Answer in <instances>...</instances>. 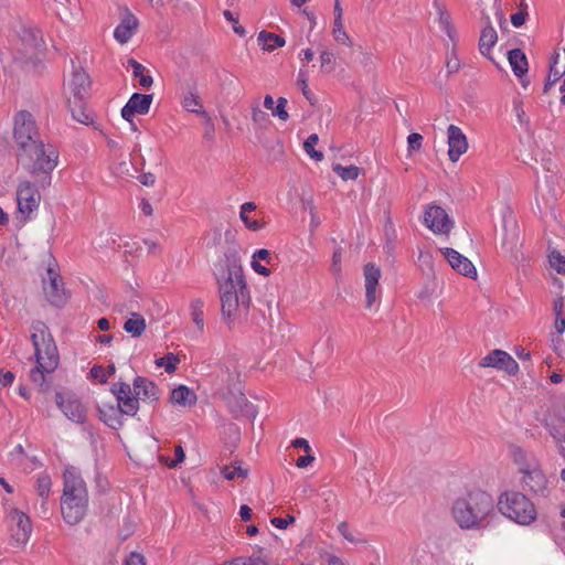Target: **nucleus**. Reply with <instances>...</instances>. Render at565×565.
Masks as SVG:
<instances>
[{"label":"nucleus","instance_id":"nucleus-27","mask_svg":"<svg viewBox=\"0 0 565 565\" xmlns=\"http://www.w3.org/2000/svg\"><path fill=\"white\" fill-rule=\"evenodd\" d=\"M68 109L74 120L86 126L94 122L93 113L88 111L85 106V99L75 102V99H67Z\"/></svg>","mask_w":565,"mask_h":565},{"label":"nucleus","instance_id":"nucleus-40","mask_svg":"<svg viewBox=\"0 0 565 565\" xmlns=\"http://www.w3.org/2000/svg\"><path fill=\"white\" fill-rule=\"evenodd\" d=\"M363 271L365 286H379V280L382 275L381 268L379 266L373 263H367L364 266Z\"/></svg>","mask_w":565,"mask_h":565},{"label":"nucleus","instance_id":"nucleus-19","mask_svg":"<svg viewBox=\"0 0 565 565\" xmlns=\"http://www.w3.org/2000/svg\"><path fill=\"white\" fill-rule=\"evenodd\" d=\"M67 87L72 94L71 99L78 100L85 99L90 87V79L88 74L83 68H75L72 72Z\"/></svg>","mask_w":565,"mask_h":565},{"label":"nucleus","instance_id":"nucleus-54","mask_svg":"<svg viewBox=\"0 0 565 565\" xmlns=\"http://www.w3.org/2000/svg\"><path fill=\"white\" fill-rule=\"evenodd\" d=\"M380 294L381 290L379 289V286H365L366 308H371L373 306V303L377 300Z\"/></svg>","mask_w":565,"mask_h":565},{"label":"nucleus","instance_id":"nucleus-33","mask_svg":"<svg viewBox=\"0 0 565 565\" xmlns=\"http://www.w3.org/2000/svg\"><path fill=\"white\" fill-rule=\"evenodd\" d=\"M181 103L183 108L190 113H194L201 116L207 115L202 106L201 98L198 94L188 92L186 94H184Z\"/></svg>","mask_w":565,"mask_h":565},{"label":"nucleus","instance_id":"nucleus-42","mask_svg":"<svg viewBox=\"0 0 565 565\" xmlns=\"http://www.w3.org/2000/svg\"><path fill=\"white\" fill-rule=\"evenodd\" d=\"M319 137L317 134H311L306 141L303 142L305 151L308 153V156L316 160L321 161L323 159V153L319 150L315 149V146L318 143Z\"/></svg>","mask_w":565,"mask_h":565},{"label":"nucleus","instance_id":"nucleus-55","mask_svg":"<svg viewBox=\"0 0 565 565\" xmlns=\"http://www.w3.org/2000/svg\"><path fill=\"white\" fill-rule=\"evenodd\" d=\"M89 376L99 380L102 384L107 383L106 370L102 365H94L89 371Z\"/></svg>","mask_w":565,"mask_h":565},{"label":"nucleus","instance_id":"nucleus-21","mask_svg":"<svg viewBox=\"0 0 565 565\" xmlns=\"http://www.w3.org/2000/svg\"><path fill=\"white\" fill-rule=\"evenodd\" d=\"M134 393L138 401L154 403L160 398V391L154 382L143 376H136L132 382Z\"/></svg>","mask_w":565,"mask_h":565},{"label":"nucleus","instance_id":"nucleus-31","mask_svg":"<svg viewBox=\"0 0 565 565\" xmlns=\"http://www.w3.org/2000/svg\"><path fill=\"white\" fill-rule=\"evenodd\" d=\"M257 41L262 49L268 52H273L275 49L281 47L286 43L282 36L265 30L258 33Z\"/></svg>","mask_w":565,"mask_h":565},{"label":"nucleus","instance_id":"nucleus-59","mask_svg":"<svg viewBox=\"0 0 565 565\" xmlns=\"http://www.w3.org/2000/svg\"><path fill=\"white\" fill-rule=\"evenodd\" d=\"M338 531L339 533L349 542L351 543H358L360 542L359 540H356L353 534L351 533L350 529H349V524L343 521L341 522L339 525H338Z\"/></svg>","mask_w":565,"mask_h":565},{"label":"nucleus","instance_id":"nucleus-11","mask_svg":"<svg viewBox=\"0 0 565 565\" xmlns=\"http://www.w3.org/2000/svg\"><path fill=\"white\" fill-rule=\"evenodd\" d=\"M481 367H494L507 372L509 375H515L519 372V364L505 351L495 349L489 352L479 362Z\"/></svg>","mask_w":565,"mask_h":565},{"label":"nucleus","instance_id":"nucleus-13","mask_svg":"<svg viewBox=\"0 0 565 565\" xmlns=\"http://www.w3.org/2000/svg\"><path fill=\"white\" fill-rule=\"evenodd\" d=\"M64 487L62 497H88L86 483L79 470L75 467H66L63 473Z\"/></svg>","mask_w":565,"mask_h":565},{"label":"nucleus","instance_id":"nucleus-36","mask_svg":"<svg viewBox=\"0 0 565 565\" xmlns=\"http://www.w3.org/2000/svg\"><path fill=\"white\" fill-rule=\"evenodd\" d=\"M223 439L228 449H235L241 440V428L235 424L227 425L223 431Z\"/></svg>","mask_w":565,"mask_h":565},{"label":"nucleus","instance_id":"nucleus-49","mask_svg":"<svg viewBox=\"0 0 565 565\" xmlns=\"http://www.w3.org/2000/svg\"><path fill=\"white\" fill-rule=\"evenodd\" d=\"M41 40V32L39 30L25 29L23 31V41L29 42L34 49H38Z\"/></svg>","mask_w":565,"mask_h":565},{"label":"nucleus","instance_id":"nucleus-48","mask_svg":"<svg viewBox=\"0 0 565 565\" xmlns=\"http://www.w3.org/2000/svg\"><path fill=\"white\" fill-rule=\"evenodd\" d=\"M46 371L41 367L40 364L36 363V365L30 371V380L38 384L39 386L43 387L45 383V374Z\"/></svg>","mask_w":565,"mask_h":565},{"label":"nucleus","instance_id":"nucleus-3","mask_svg":"<svg viewBox=\"0 0 565 565\" xmlns=\"http://www.w3.org/2000/svg\"><path fill=\"white\" fill-rule=\"evenodd\" d=\"M131 386L125 382L113 383L110 392L115 395L117 404H103L98 406L99 418L110 428L119 429L124 426V415L135 416L139 411V401Z\"/></svg>","mask_w":565,"mask_h":565},{"label":"nucleus","instance_id":"nucleus-51","mask_svg":"<svg viewBox=\"0 0 565 565\" xmlns=\"http://www.w3.org/2000/svg\"><path fill=\"white\" fill-rule=\"evenodd\" d=\"M252 119L259 126H266L268 124V115L262 110L258 105L252 107Z\"/></svg>","mask_w":565,"mask_h":565},{"label":"nucleus","instance_id":"nucleus-1","mask_svg":"<svg viewBox=\"0 0 565 565\" xmlns=\"http://www.w3.org/2000/svg\"><path fill=\"white\" fill-rule=\"evenodd\" d=\"M215 278L220 291L222 316L227 322H231L242 308L248 309L250 303L241 259L235 252L225 255L224 265L218 273H215Z\"/></svg>","mask_w":565,"mask_h":565},{"label":"nucleus","instance_id":"nucleus-8","mask_svg":"<svg viewBox=\"0 0 565 565\" xmlns=\"http://www.w3.org/2000/svg\"><path fill=\"white\" fill-rule=\"evenodd\" d=\"M41 194L34 183L22 181L17 188L18 212L23 217V222L31 218L40 205Z\"/></svg>","mask_w":565,"mask_h":565},{"label":"nucleus","instance_id":"nucleus-12","mask_svg":"<svg viewBox=\"0 0 565 565\" xmlns=\"http://www.w3.org/2000/svg\"><path fill=\"white\" fill-rule=\"evenodd\" d=\"M424 223L434 233L439 234H448L452 227V221L446 211L435 204H430L426 207Z\"/></svg>","mask_w":565,"mask_h":565},{"label":"nucleus","instance_id":"nucleus-20","mask_svg":"<svg viewBox=\"0 0 565 565\" xmlns=\"http://www.w3.org/2000/svg\"><path fill=\"white\" fill-rule=\"evenodd\" d=\"M445 258L449 263V265L459 274L475 278L477 276V269L473 264L460 253H458L454 248H444L441 249Z\"/></svg>","mask_w":565,"mask_h":565},{"label":"nucleus","instance_id":"nucleus-43","mask_svg":"<svg viewBox=\"0 0 565 565\" xmlns=\"http://www.w3.org/2000/svg\"><path fill=\"white\" fill-rule=\"evenodd\" d=\"M320 63L321 72L326 74L332 73L337 66L334 54L327 50L320 53Z\"/></svg>","mask_w":565,"mask_h":565},{"label":"nucleus","instance_id":"nucleus-14","mask_svg":"<svg viewBox=\"0 0 565 565\" xmlns=\"http://www.w3.org/2000/svg\"><path fill=\"white\" fill-rule=\"evenodd\" d=\"M153 99L152 94L134 93L127 104L121 109V117L132 122L136 114L146 115L149 113Z\"/></svg>","mask_w":565,"mask_h":565},{"label":"nucleus","instance_id":"nucleus-64","mask_svg":"<svg viewBox=\"0 0 565 565\" xmlns=\"http://www.w3.org/2000/svg\"><path fill=\"white\" fill-rule=\"evenodd\" d=\"M138 180L145 186H152L156 182V177L151 172H146L139 175Z\"/></svg>","mask_w":565,"mask_h":565},{"label":"nucleus","instance_id":"nucleus-18","mask_svg":"<svg viewBox=\"0 0 565 565\" xmlns=\"http://www.w3.org/2000/svg\"><path fill=\"white\" fill-rule=\"evenodd\" d=\"M55 403L68 419L75 423H83L85 420V408L79 401L66 398L63 393L57 392L55 394Z\"/></svg>","mask_w":565,"mask_h":565},{"label":"nucleus","instance_id":"nucleus-9","mask_svg":"<svg viewBox=\"0 0 565 565\" xmlns=\"http://www.w3.org/2000/svg\"><path fill=\"white\" fill-rule=\"evenodd\" d=\"M88 497H61V512L70 525L78 524L86 515Z\"/></svg>","mask_w":565,"mask_h":565},{"label":"nucleus","instance_id":"nucleus-37","mask_svg":"<svg viewBox=\"0 0 565 565\" xmlns=\"http://www.w3.org/2000/svg\"><path fill=\"white\" fill-rule=\"evenodd\" d=\"M204 302L201 299H194L190 303L192 321L202 332L204 330Z\"/></svg>","mask_w":565,"mask_h":565},{"label":"nucleus","instance_id":"nucleus-30","mask_svg":"<svg viewBox=\"0 0 565 565\" xmlns=\"http://www.w3.org/2000/svg\"><path fill=\"white\" fill-rule=\"evenodd\" d=\"M227 403L231 407L232 413L237 417L241 414H249V403L245 395L238 391L237 393L232 392L228 388Z\"/></svg>","mask_w":565,"mask_h":565},{"label":"nucleus","instance_id":"nucleus-24","mask_svg":"<svg viewBox=\"0 0 565 565\" xmlns=\"http://www.w3.org/2000/svg\"><path fill=\"white\" fill-rule=\"evenodd\" d=\"M512 454L513 460L518 465L519 471L522 475H525L541 466L533 454L522 449L521 447H515Z\"/></svg>","mask_w":565,"mask_h":565},{"label":"nucleus","instance_id":"nucleus-32","mask_svg":"<svg viewBox=\"0 0 565 565\" xmlns=\"http://www.w3.org/2000/svg\"><path fill=\"white\" fill-rule=\"evenodd\" d=\"M124 330L127 333L131 334V337H134V338L140 337L146 330L145 318L141 315L134 312L131 315V318H129L124 323Z\"/></svg>","mask_w":565,"mask_h":565},{"label":"nucleus","instance_id":"nucleus-47","mask_svg":"<svg viewBox=\"0 0 565 565\" xmlns=\"http://www.w3.org/2000/svg\"><path fill=\"white\" fill-rule=\"evenodd\" d=\"M298 86L301 88L302 95L307 98L310 105L315 106L317 104V98L308 88L307 78L302 73H299V78L297 81Z\"/></svg>","mask_w":565,"mask_h":565},{"label":"nucleus","instance_id":"nucleus-38","mask_svg":"<svg viewBox=\"0 0 565 565\" xmlns=\"http://www.w3.org/2000/svg\"><path fill=\"white\" fill-rule=\"evenodd\" d=\"M221 472L227 480H234L235 478H246L248 476V469L242 467V461H235L231 466L222 467Z\"/></svg>","mask_w":565,"mask_h":565},{"label":"nucleus","instance_id":"nucleus-10","mask_svg":"<svg viewBox=\"0 0 565 565\" xmlns=\"http://www.w3.org/2000/svg\"><path fill=\"white\" fill-rule=\"evenodd\" d=\"M43 289L51 305L62 307L67 300L64 284L60 274L51 266L46 270V278L43 279Z\"/></svg>","mask_w":565,"mask_h":565},{"label":"nucleus","instance_id":"nucleus-41","mask_svg":"<svg viewBox=\"0 0 565 565\" xmlns=\"http://www.w3.org/2000/svg\"><path fill=\"white\" fill-rule=\"evenodd\" d=\"M332 170L344 181L355 180L360 173V168L355 166L343 167L340 163L333 164Z\"/></svg>","mask_w":565,"mask_h":565},{"label":"nucleus","instance_id":"nucleus-58","mask_svg":"<svg viewBox=\"0 0 565 565\" xmlns=\"http://www.w3.org/2000/svg\"><path fill=\"white\" fill-rule=\"evenodd\" d=\"M185 458V454H184V450L183 448L179 445L174 448V460H171V461H166V465L169 467V468H174L177 467L179 463H181Z\"/></svg>","mask_w":565,"mask_h":565},{"label":"nucleus","instance_id":"nucleus-2","mask_svg":"<svg viewBox=\"0 0 565 565\" xmlns=\"http://www.w3.org/2000/svg\"><path fill=\"white\" fill-rule=\"evenodd\" d=\"M494 513L492 497L482 490H472L457 498L451 514L462 530H481L490 523Z\"/></svg>","mask_w":565,"mask_h":565},{"label":"nucleus","instance_id":"nucleus-15","mask_svg":"<svg viewBox=\"0 0 565 565\" xmlns=\"http://www.w3.org/2000/svg\"><path fill=\"white\" fill-rule=\"evenodd\" d=\"M523 490L533 493L534 495L547 497V479L541 469V466L534 470L525 473L521 478Z\"/></svg>","mask_w":565,"mask_h":565},{"label":"nucleus","instance_id":"nucleus-6","mask_svg":"<svg viewBox=\"0 0 565 565\" xmlns=\"http://www.w3.org/2000/svg\"><path fill=\"white\" fill-rule=\"evenodd\" d=\"M498 509L505 518L521 525H529L537 518L533 502L516 491L502 493L498 500Z\"/></svg>","mask_w":565,"mask_h":565},{"label":"nucleus","instance_id":"nucleus-23","mask_svg":"<svg viewBox=\"0 0 565 565\" xmlns=\"http://www.w3.org/2000/svg\"><path fill=\"white\" fill-rule=\"evenodd\" d=\"M137 26L138 19L126 9L125 15L114 31V38L121 44L127 43L134 35Z\"/></svg>","mask_w":565,"mask_h":565},{"label":"nucleus","instance_id":"nucleus-22","mask_svg":"<svg viewBox=\"0 0 565 565\" xmlns=\"http://www.w3.org/2000/svg\"><path fill=\"white\" fill-rule=\"evenodd\" d=\"M11 519L17 526L12 533L13 540L21 545H25L32 532L30 518L22 511L15 509L11 512Z\"/></svg>","mask_w":565,"mask_h":565},{"label":"nucleus","instance_id":"nucleus-17","mask_svg":"<svg viewBox=\"0 0 565 565\" xmlns=\"http://www.w3.org/2000/svg\"><path fill=\"white\" fill-rule=\"evenodd\" d=\"M544 427L553 438L558 454L565 459V417L548 415L544 419Z\"/></svg>","mask_w":565,"mask_h":565},{"label":"nucleus","instance_id":"nucleus-4","mask_svg":"<svg viewBox=\"0 0 565 565\" xmlns=\"http://www.w3.org/2000/svg\"><path fill=\"white\" fill-rule=\"evenodd\" d=\"M18 160L33 175L43 174L42 185L51 184V173L57 166L58 152L42 139L18 151Z\"/></svg>","mask_w":565,"mask_h":565},{"label":"nucleus","instance_id":"nucleus-44","mask_svg":"<svg viewBox=\"0 0 565 565\" xmlns=\"http://www.w3.org/2000/svg\"><path fill=\"white\" fill-rule=\"evenodd\" d=\"M178 363L179 358L173 353H168L156 360V365L159 367L163 366L168 373H173L177 370Z\"/></svg>","mask_w":565,"mask_h":565},{"label":"nucleus","instance_id":"nucleus-57","mask_svg":"<svg viewBox=\"0 0 565 565\" xmlns=\"http://www.w3.org/2000/svg\"><path fill=\"white\" fill-rule=\"evenodd\" d=\"M296 521L294 515H288L287 518H273L270 520L271 524L280 530L287 529V526Z\"/></svg>","mask_w":565,"mask_h":565},{"label":"nucleus","instance_id":"nucleus-52","mask_svg":"<svg viewBox=\"0 0 565 565\" xmlns=\"http://www.w3.org/2000/svg\"><path fill=\"white\" fill-rule=\"evenodd\" d=\"M223 15H224V18H225L227 21L232 22V24H233V31H234L237 35H239V36H242V38H243V36H245V34H246L245 29H244L242 25H239V24H238V18H237V17H234V14H233V12H232V11H230V10H225V11L223 12Z\"/></svg>","mask_w":565,"mask_h":565},{"label":"nucleus","instance_id":"nucleus-25","mask_svg":"<svg viewBox=\"0 0 565 565\" xmlns=\"http://www.w3.org/2000/svg\"><path fill=\"white\" fill-rule=\"evenodd\" d=\"M559 57V52H554L552 63L550 65V72L543 88L544 93H547L550 88L565 75V51L563 56L564 61L561 65L558 61Z\"/></svg>","mask_w":565,"mask_h":565},{"label":"nucleus","instance_id":"nucleus-29","mask_svg":"<svg viewBox=\"0 0 565 565\" xmlns=\"http://www.w3.org/2000/svg\"><path fill=\"white\" fill-rule=\"evenodd\" d=\"M170 402L182 406L193 405L196 402V395L188 386L179 385L172 390Z\"/></svg>","mask_w":565,"mask_h":565},{"label":"nucleus","instance_id":"nucleus-7","mask_svg":"<svg viewBox=\"0 0 565 565\" xmlns=\"http://www.w3.org/2000/svg\"><path fill=\"white\" fill-rule=\"evenodd\" d=\"M13 138L18 146V151L41 140L35 120L29 111L22 110L15 116Z\"/></svg>","mask_w":565,"mask_h":565},{"label":"nucleus","instance_id":"nucleus-5","mask_svg":"<svg viewBox=\"0 0 565 565\" xmlns=\"http://www.w3.org/2000/svg\"><path fill=\"white\" fill-rule=\"evenodd\" d=\"M31 340L35 351L36 363L47 374L54 372L58 365V352L54 339L43 321L32 323Z\"/></svg>","mask_w":565,"mask_h":565},{"label":"nucleus","instance_id":"nucleus-60","mask_svg":"<svg viewBox=\"0 0 565 565\" xmlns=\"http://www.w3.org/2000/svg\"><path fill=\"white\" fill-rule=\"evenodd\" d=\"M125 565H146V559L142 554L131 552L126 558Z\"/></svg>","mask_w":565,"mask_h":565},{"label":"nucleus","instance_id":"nucleus-56","mask_svg":"<svg viewBox=\"0 0 565 565\" xmlns=\"http://www.w3.org/2000/svg\"><path fill=\"white\" fill-rule=\"evenodd\" d=\"M423 136L412 132L407 137L408 150H419L422 148Z\"/></svg>","mask_w":565,"mask_h":565},{"label":"nucleus","instance_id":"nucleus-34","mask_svg":"<svg viewBox=\"0 0 565 565\" xmlns=\"http://www.w3.org/2000/svg\"><path fill=\"white\" fill-rule=\"evenodd\" d=\"M128 65L132 68L134 77L139 79V85L143 88H149L153 84V78L150 75H145L146 67L135 58L128 60Z\"/></svg>","mask_w":565,"mask_h":565},{"label":"nucleus","instance_id":"nucleus-50","mask_svg":"<svg viewBox=\"0 0 565 565\" xmlns=\"http://www.w3.org/2000/svg\"><path fill=\"white\" fill-rule=\"evenodd\" d=\"M342 254H343V249L340 246L337 247L333 252L330 269L334 275L341 274Z\"/></svg>","mask_w":565,"mask_h":565},{"label":"nucleus","instance_id":"nucleus-62","mask_svg":"<svg viewBox=\"0 0 565 565\" xmlns=\"http://www.w3.org/2000/svg\"><path fill=\"white\" fill-rule=\"evenodd\" d=\"M446 68L448 74L457 73L460 68V61L459 58L454 54V56L449 57L446 62Z\"/></svg>","mask_w":565,"mask_h":565},{"label":"nucleus","instance_id":"nucleus-61","mask_svg":"<svg viewBox=\"0 0 565 565\" xmlns=\"http://www.w3.org/2000/svg\"><path fill=\"white\" fill-rule=\"evenodd\" d=\"M526 18H527V11H525V9L519 10L516 13L511 15V23L515 28H520L525 23Z\"/></svg>","mask_w":565,"mask_h":565},{"label":"nucleus","instance_id":"nucleus-45","mask_svg":"<svg viewBox=\"0 0 565 565\" xmlns=\"http://www.w3.org/2000/svg\"><path fill=\"white\" fill-rule=\"evenodd\" d=\"M548 262L551 267L555 269L557 274L565 275V256H563L558 250L554 249L550 253Z\"/></svg>","mask_w":565,"mask_h":565},{"label":"nucleus","instance_id":"nucleus-63","mask_svg":"<svg viewBox=\"0 0 565 565\" xmlns=\"http://www.w3.org/2000/svg\"><path fill=\"white\" fill-rule=\"evenodd\" d=\"M250 558L252 557L238 556V557H234L230 561H224L223 563H221L218 565H250Z\"/></svg>","mask_w":565,"mask_h":565},{"label":"nucleus","instance_id":"nucleus-16","mask_svg":"<svg viewBox=\"0 0 565 565\" xmlns=\"http://www.w3.org/2000/svg\"><path fill=\"white\" fill-rule=\"evenodd\" d=\"M448 156L451 162H457L459 158L468 150L467 137L462 130L455 125H449L447 129Z\"/></svg>","mask_w":565,"mask_h":565},{"label":"nucleus","instance_id":"nucleus-46","mask_svg":"<svg viewBox=\"0 0 565 565\" xmlns=\"http://www.w3.org/2000/svg\"><path fill=\"white\" fill-rule=\"evenodd\" d=\"M333 35L337 42L351 44L350 38L343 29L342 20L334 19Z\"/></svg>","mask_w":565,"mask_h":565},{"label":"nucleus","instance_id":"nucleus-53","mask_svg":"<svg viewBox=\"0 0 565 565\" xmlns=\"http://www.w3.org/2000/svg\"><path fill=\"white\" fill-rule=\"evenodd\" d=\"M254 259H259L266 262L269 266L275 265V262L277 260V256H273L271 253L266 248L257 249L254 255Z\"/></svg>","mask_w":565,"mask_h":565},{"label":"nucleus","instance_id":"nucleus-26","mask_svg":"<svg viewBox=\"0 0 565 565\" xmlns=\"http://www.w3.org/2000/svg\"><path fill=\"white\" fill-rule=\"evenodd\" d=\"M498 41V34L494 28L491 25L488 20L487 25L481 30L480 39H479V51L483 56L492 60L490 55V50L495 45Z\"/></svg>","mask_w":565,"mask_h":565},{"label":"nucleus","instance_id":"nucleus-35","mask_svg":"<svg viewBox=\"0 0 565 565\" xmlns=\"http://www.w3.org/2000/svg\"><path fill=\"white\" fill-rule=\"evenodd\" d=\"M255 209L256 204L254 202H246L241 206V220L250 231H259L265 227L264 221L250 222V218L247 216V213L254 211Z\"/></svg>","mask_w":565,"mask_h":565},{"label":"nucleus","instance_id":"nucleus-39","mask_svg":"<svg viewBox=\"0 0 565 565\" xmlns=\"http://www.w3.org/2000/svg\"><path fill=\"white\" fill-rule=\"evenodd\" d=\"M52 481L49 475L42 473L36 479L35 489L38 494L42 499V508H44L46 500L49 499Z\"/></svg>","mask_w":565,"mask_h":565},{"label":"nucleus","instance_id":"nucleus-28","mask_svg":"<svg viewBox=\"0 0 565 565\" xmlns=\"http://www.w3.org/2000/svg\"><path fill=\"white\" fill-rule=\"evenodd\" d=\"M508 60L514 75L521 78L527 72V58L521 49H513L508 52Z\"/></svg>","mask_w":565,"mask_h":565}]
</instances>
